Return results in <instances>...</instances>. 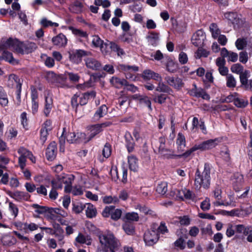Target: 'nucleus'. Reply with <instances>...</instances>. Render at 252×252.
Masks as SVG:
<instances>
[{
    "mask_svg": "<svg viewBox=\"0 0 252 252\" xmlns=\"http://www.w3.org/2000/svg\"><path fill=\"white\" fill-rule=\"evenodd\" d=\"M100 247L97 252H118L122 251L121 244L110 232L100 233L98 236Z\"/></svg>",
    "mask_w": 252,
    "mask_h": 252,
    "instance_id": "f257e3e1",
    "label": "nucleus"
},
{
    "mask_svg": "<svg viewBox=\"0 0 252 252\" xmlns=\"http://www.w3.org/2000/svg\"><path fill=\"white\" fill-rule=\"evenodd\" d=\"M29 47L34 49L36 48L35 44L33 43L26 44L17 40L9 39L4 45L0 44V51H3L4 48H6L14 50L17 52L21 54L28 53L32 51V49H29Z\"/></svg>",
    "mask_w": 252,
    "mask_h": 252,
    "instance_id": "f03ea898",
    "label": "nucleus"
},
{
    "mask_svg": "<svg viewBox=\"0 0 252 252\" xmlns=\"http://www.w3.org/2000/svg\"><path fill=\"white\" fill-rule=\"evenodd\" d=\"M210 167L207 164H205L204 170L201 174L198 169L196 171L194 179V185L197 189L203 187L207 189L210 184Z\"/></svg>",
    "mask_w": 252,
    "mask_h": 252,
    "instance_id": "7ed1b4c3",
    "label": "nucleus"
},
{
    "mask_svg": "<svg viewBox=\"0 0 252 252\" xmlns=\"http://www.w3.org/2000/svg\"><path fill=\"white\" fill-rule=\"evenodd\" d=\"M65 128L63 129L62 135L59 138L60 144L61 145L60 150L64 151V144L65 143V139L69 143H85L84 138L85 133L78 132L76 134L74 132H68L66 135H64Z\"/></svg>",
    "mask_w": 252,
    "mask_h": 252,
    "instance_id": "20e7f679",
    "label": "nucleus"
},
{
    "mask_svg": "<svg viewBox=\"0 0 252 252\" xmlns=\"http://www.w3.org/2000/svg\"><path fill=\"white\" fill-rule=\"evenodd\" d=\"M223 19L226 20L228 24L233 25L235 29H239L244 23L242 19H240L237 13L226 12L223 14Z\"/></svg>",
    "mask_w": 252,
    "mask_h": 252,
    "instance_id": "39448f33",
    "label": "nucleus"
},
{
    "mask_svg": "<svg viewBox=\"0 0 252 252\" xmlns=\"http://www.w3.org/2000/svg\"><path fill=\"white\" fill-rule=\"evenodd\" d=\"M110 124V123H103L101 124H97L91 126L88 128L87 135L85 134L84 138L85 143H87L94 137L96 134L100 132L102 130L103 127H106Z\"/></svg>",
    "mask_w": 252,
    "mask_h": 252,
    "instance_id": "423d86ee",
    "label": "nucleus"
},
{
    "mask_svg": "<svg viewBox=\"0 0 252 252\" xmlns=\"http://www.w3.org/2000/svg\"><path fill=\"white\" fill-rule=\"evenodd\" d=\"M165 139L160 137L158 144V153L160 156L165 158H170L173 156V151L168 149L165 145Z\"/></svg>",
    "mask_w": 252,
    "mask_h": 252,
    "instance_id": "0eeeda50",
    "label": "nucleus"
},
{
    "mask_svg": "<svg viewBox=\"0 0 252 252\" xmlns=\"http://www.w3.org/2000/svg\"><path fill=\"white\" fill-rule=\"evenodd\" d=\"M158 235L156 230H148L145 233L144 240L148 246L153 245L158 241Z\"/></svg>",
    "mask_w": 252,
    "mask_h": 252,
    "instance_id": "6e6552de",
    "label": "nucleus"
},
{
    "mask_svg": "<svg viewBox=\"0 0 252 252\" xmlns=\"http://www.w3.org/2000/svg\"><path fill=\"white\" fill-rule=\"evenodd\" d=\"M118 68L119 70L124 71L126 78L130 80H134L135 77L132 75V73L136 72L138 70V67L135 65L129 66L125 64H120L118 66Z\"/></svg>",
    "mask_w": 252,
    "mask_h": 252,
    "instance_id": "1a4fd4ad",
    "label": "nucleus"
},
{
    "mask_svg": "<svg viewBox=\"0 0 252 252\" xmlns=\"http://www.w3.org/2000/svg\"><path fill=\"white\" fill-rule=\"evenodd\" d=\"M205 38L204 32L201 30H198L193 34L191 42L195 46H200L203 44Z\"/></svg>",
    "mask_w": 252,
    "mask_h": 252,
    "instance_id": "9d476101",
    "label": "nucleus"
},
{
    "mask_svg": "<svg viewBox=\"0 0 252 252\" xmlns=\"http://www.w3.org/2000/svg\"><path fill=\"white\" fill-rule=\"evenodd\" d=\"M92 44L93 46L96 48H99L103 54H107V51L106 50V48L108 44L104 43L103 41L99 37V36L94 35L92 36Z\"/></svg>",
    "mask_w": 252,
    "mask_h": 252,
    "instance_id": "9b49d317",
    "label": "nucleus"
},
{
    "mask_svg": "<svg viewBox=\"0 0 252 252\" xmlns=\"http://www.w3.org/2000/svg\"><path fill=\"white\" fill-rule=\"evenodd\" d=\"M87 53L82 50H75L69 54L70 60L76 64H78L82 61L83 56L87 55Z\"/></svg>",
    "mask_w": 252,
    "mask_h": 252,
    "instance_id": "f8f14e48",
    "label": "nucleus"
},
{
    "mask_svg": "<svg viewBox=\"0 0 252 252\" xmlns=\"http://www.w3.org/2000/svg\"><path fill=\"white\" fill-rule=\"evenodd\" d=\"M236 231L247 236V240L250 242H252V228L251 226H246L242 224H239L236 226Z\"/></svg>",
    "mask_w": 252,
    "mask_h": 252,
    "instance_id": "ddd939ff",
    "label": "nucleus"
},
{
    "mask_svg": "<svg viewBox=\"0 0 252 252\" xmlns=\"http://www.w3.org/2000/svg\"><path fill=\"white\" fill-rule=\"evenodd\" d=\"M213 197L216 199L213 203L216 206H219L221 205L228 206L230 205L228 202L224 203L223 201L221 200V189L220 187H218L212 192Z\"/></svg>",
    "mask_w": 252,
    "mask_h": 252,
    "instance_id": "4468645a",
    "label": "nucleus"
},
{
    "mask_svg": "<svg viewBox=\"0 0 252 252\" xmlns=\"http://www.w3.org/2000/svg\"><path fill=\"white\" fill-rule=\"evenodd\" d=\"M52 41L54 45L59 48H62L66 45L67 39L63 34L60 33L54 36L52 39Z\"/></svg>",
    "mask_w": 252,
    "mask_h": 252,
    "instance_id": "2eb2a0df",
    "label": "nucleus"
},
{
    "mask_svg": "<svg viewBox=\"0 0 252 252\" xmlns=\"http://www.w3.org/2000/svg\"><path fill=\"white\" fill-rule=\"evenodd\" d=\"M219 140L218 139H210L197 145L198 150H207L215 147L218 144Z\"/></svg>",
    "mask_w": 252,
    "mask_h": 252,
    "instance_id": "dca6fc26",
    "label": "nucleus"
},
{
    "mask_svg": "<svg viewBox=\"0 0 252 252\" xmlns=\"http://www.w3.org/2000/svg\"><path fill=\"white\" fill-rule=\"evenodd\" d=\"M194 88L192 89L189 91L190 95L197 97H202L204 99L209 100L210 99V96L206 92L201 88H197L195 84L193 85Z\"/></svg>",
    "mask_w": 252,
    "mask_h": 252,
    "instance_id": "f3484780",
    "label": "nucleus"
},
{
    "mask_svg": "<svg viewBox=\"0 0 252 252\" xmlns=\"http://www.w3.org/2000/svg\"><path fill=\"white\" fill-rule=\"evenodd\" d=\"M53 108V99L52 95L48 93L45 95V105L43 109L44 115L49 117Z\"/></svg>",
    "mask_w": 252,
    "mask_h": 252,
    "instance_id": "a211bd4d",
    "label": "nucleus"
},
{
    "mask_svg": "<svg viewBox=\"0 0 252 252\" xmlns=\"http://www.w3.org/2000/svg\"><path fill=\"white\" fill-rule=\"evenodd\" d=\"M73 180L74 176L72 175H62L58 178L56 183L58 185L62 186V184H64L65 188L68 186L71 187Z\"/></svg>",
    "mask_w": 252,
    "mask_h": 252,
    "instance_id": "6ab92c4d",
    "label": "nucleus"
},
{
    "mask_svg": "<svg viewBox=\"0 0 252 252\" xmlns=\"http://www.w3.org/2000/svg\"><path fill=\"white\" fill-rule=\"evenodd\" d=\"M86 66L93 70H98L100 68V63L95 59L87 57L84 59Z\"/></svg>",
    "mask_w": 252,
    "mask_h": 252,
    "instance_id": "aec40b11",
    "label": "nucleus"
},
{
    "mask_svg": "<svg viewBox=\"0 0 252 252\" xmlns=\"http://www.w3.org/2000/svg\"><path fill=\"white\" fill-rule=\"evenodd\" d=\"M57 146L55 142H51L46 149V155L48 160H52L56 157Z\"/></svg>",
    "mask_w": 252,
    "mask_h": 252,
    "instance_id": "412c9836",
    "label": "nucleus"
},
{
    "mask_svg": "<svg viewBox=\"0 0 252 252\" xmlns=\"http://www.w3.org/2000/svg\"><path fill=\"white\" fill-rule=\"evenodd\" d=\"M231 181L234 189L237 191L242 186L243 183V175L239 173L235 174Z\"/></svg>",
    "mask_w": 252,
    "mask_h": 252,
    "instance_id": "4be33fe9",
    "label": "nucleus"
},
{
    "mask_svg": "<svg viewBox=\"0 0 252 252\" xmlns=\"http://www.w3.org/2000/svg\"><path fill=\"white\" fill-rule=\"evenodd\" d=\"M146 39L149 44L153 46H156L159 42V33L155 32H151L149 33L146 37Z\"/></svg>",
    "mask_w": 252,
    "mask_h": 252,
    "instance_id": "5701e85b",
    "label": "nucleus"
},
{
    "mask_svg": "<svg viewBox=\"0 0 252 252\" xmlns=\"http://www.w3.org/2000/svg\"><path fill=\"white\" fill-rule=\"evenodd\" d=\"M142 77L145 80H150L151 79L155 80H161V76L158 73H157L150 69H146L143 71Z\"/></svg>",
    "mask_w": 252,
    "mask_h": 252,
    "instance_id": "b1692460",
    "label": "nucleus"
},
{
    "mask_svg": "<svg viewBox=\"0 0 252 252\" xmlns=\"http://www.w3.org/2000/svg\"><path fill=\"white\" fill-rule=\"evenodd\" d=\"M95 92L91 91L79 95V104L81 105L86 104L90 98H94L95 96Z\"/></svg>",
    "mask_w": 252,
    "mask_h": 252,
    "instance_id": "393cba45",
    "label": "nucleus"
},
{
    "mask_svg": "<svg viewBox=\"0 0 252 252\" xmlns=\"http://www.w3.org/2000/svg\"><path fill=\"white\" fill-rule=\"evenodd\" d=\"M165 66L166 70L171 73L176 72L179 68L178 63L170 58H166Z\"/></svg>",
    "mask_w": 252,
    "mask_h": 252,
    "instance_id": "a878e982",
    "label": "nucleus"
},
{
    "mask_svg": "<svg viewBox=\"0 0 252 252\" xmlns=\"http://www.w3.org/2000/svg\"><path fill=\"white\" fill-rule=\"evenodd\" d=\"M69 10L74 13H80L83 11V5L81 2L75 0L72 2L69 7Z\"/></svg>",
    "mask_w": 252,
    "mask_h": 252,
    "instance_id": "bb28decb",
    "label": "nucleus"
},
{
    "mask_svg": "<svg viewBox=\"0 0 252 252\" xmlns=\"http://www.w3.org/2000/svg\"><path fill=\"white\" fill-rule=\"evenodd\" d=\"M166 80L169 85L176 89H179L182 86V80L178 77H167Z\"/></svg>",
    "mask_w": 252,
    "mask_h": 252,
    "instance_id": "cd10ccee",
    "label": "nucleus"
},
{
    "mask_svg": "<svg viewBox=\"0 0 252 252\" xmlns=\"http://www.w3.org/2000/svg\"><path fill=\"white\" fill-rule=\"evenodd\" d=\"M178 152L182 153L186 147V140L185 136L181 133H179L176 140Z\"/></svg>",
    "mask_w": 252,
    "mask_h": 252,
    "instance_id": "c85d7f7f",
    "label": "nucleus"
},
{
    "mask_svg": "<svg viewBox=\"0 0 252 252\" xmlns=\"http://www.w3.org/2000/svg\"><path fill=\"white\" fill-rule=\"evenodd\" d=\"M7 85L11 88L16 87V88H18L21 87L19 77L14 74H11L9 76Z\"/></svg>",
    "mask_w": 252,
    "mask_h": 252,
    "instance_id": "c756f323",
    "label": "nucleus"
},
{
    "mask_svg": "<svg viewBox=\"0 0 252 252\" xmlns=\"http://www.w3.org/2000/svg\"><path fill=\"white\" fill-rule=\"evenodd\" d=\"M83 189L80 186L67 187L64 188L65 192H71L73 195H80L83 193Z\"/></svg>",
    "mask_w": 252,
    "mask_h": 252,
    "instance_id": "7c9ffc66",
    "label": "nucleus"
},
{
    "mask_svg": "<svg viewBox=\"0 0 252 252\" xmlns=\"http://www.w3.org/2000/svg\"><path fill=\"white\" fill-rule=\"evenodd\" d=\"M128 162L129 169L133 171H136L138 168V159L134 156L128 157Z\"/></svg>",
    "mask_w": 252,
    "mask_h": 252,
    "instance_id": "2f4dec72",
    "label": "nucleus"
},
{
    "mask_svg": "<svg viewBox=\"0 0 252 252\" xmlns=\"http://www.w3.org/2000/svg\"><path fill=\"white\" fill-rule=\"evenodd\" d=\"M86 214L88 218H92L96 215V210L94 206L91 203L85 204Z\"/></svg>",
    "mask_w": 252,
    "mask_h": 252,
    "instance_id": "473e14b6",
    "label": "nucleus"
},
{
    "mask_svg": "<svg viewBox=\"0 0 252 252\" xmlns=\"http://www.w3.org/2000/svg\"><path fill=\"white\" fill-rule=\"evenodd\" d=\"M111 84L117 88H120L126 85L127 81L125 79H121L117 77H113L110 81Z\"/></svg>",
    "mask_w": 252,
    "mask_h": 252,
    "instance_id": "72a5a7b5",
    "label": "nucleus"
},
{
    "mask_svg": "<svg viewBox=\"0 0 252 252\" xmlns=\"http://www.w3.org/2000/svg\"><path fill=\"white\" fill-rule=\"evenodd\" d=\"M75 240L79 243L85 244L87 245H91L92 243V239L89 236H85L81 233L78 234Z\"/></svg>",
    "mask_w": 252,
    "mask_h": 252,
    "instance_id": "f704fd0d",
    "label": "nucleus"
},
{
    "mask_svg": "<svg viewBox=\"0 0 252 252\" xmlns=\"http://www.w3.org/2000/svg\"><path fill=\"white\" fill-rule=\"evenodd\" d=\"M250 77V72L247 70H245L244 72H242L240 74V81L246 88H249L248 78Z\"/></svg>",
    "mask_w": 252,
    "mask_h": 252,
    "instance_id": "c9c22d12",
    "label": "nucleus"
},
{
    "mask_svg": "<svg viewBox=\"0 0 252 252\" xmlns=\"http://www.w3.org/2000/svg\"><path fill=\"white\" fill-rule=\"evenodd\" d=\"M52 184L53 188L49 193V197L51 199H55L58 196V193L56 189H61L63 186L58 185L55 180L52 181Z\"/></svg>",
    "mask_w": 252,
    "mask_h": 252,
    "instance_id": "e433bc0d",
    "label": "nucleus"
},
{
    "mask_svg": "<svg viewBox=\"0 0 252 252\" xmlns=\"http://www.w3.org/2000/svg\"><path fill=\"white\" fill-rule=\"evenodd\" d=\"M18 134V130L16 128L10 127L7 128L5 133V136L8 140H11L16 137Z\"/></svg>",
    "mask_w": 252,
    "mask_h": 252,
    "instance_id": "4c0bfd02",
    "label": "nucleus"
},
{
    "mask_svg": "<svg viewBox=\"0 0 252 252\" xmlns=\"http://www.w3.org/2000/svg\"><path fill=\"white\" fill-rule=\"evenodd\" d=\"M102 201L105 204H118L119 199L117 196L108 195L102 197Z\"/></svg>",
    "mask_w": 252,
    "mask_h": 252,
    "instance_id": "58836bf2",
    "label": "nucleus"
},
{
    "mask_svg": "<svg viewBox=\"0 0 252 252\" xmlns=\"http://www.w3.org/2000/svg\"><path fill=\"white\" fill-rule=\"evenodd\" d=\"M107 113V107L105 105H101L95 112L94 117L96 119H99L103 117Z\"/></svg>",
    "mask_w": 252,
    "mask_h": 252,
    "instance_id": "ea45409f",
    "label": "nucleus"
},
{
    "mask_svg": "<svg viewBox=\"0 0 252 252\" xmlns=\"http://www.w3.org/2000/svg\"><path fill=\"white\" fill-rule=\"evenodd\" d=\"M8 103V97L3 88L0 86V105L4 107L7 105Z\"/></svg>",
    "mask_w": 252,
    "mask_h": 252,
    "instance_id": "a19ab883",
    "label": "nucleus"
},
{
    "mask_svg": "<svg viewBox=\"0 0 252 252\" xmlns=\"http://www.w3.org/2000/svg\"><path fill=\"white\" fill-rule=\"evenodd\" d=\"M69 29L71 31L72 33L78 38H87L88 34L86 32L73 27H70Z\"/></svg>",
    "mask_w": 252,
    "mask_h": 252,
    "instance_id": "79ce46f5",
    "label": "nucleus"
},
{
    "mask_svg": "<svg viewBox=\"0 0 252 252\" xmlns=\"http://www.w3.org/2000/svg\"><path fill=\"white\" fill-rule=\"evenodd\" d=\"M8 211L12 217L15 218L19 212L17 206L11 202H8Z\"/></svg>",
    "mask_w": 252,
    "mask_h": 252,
    "instance_id": "37998d69",
    "label": "nucleus"
},
{
    "mask_svg": "<svg viewBox=\"0 0 252 252\" xmlns=\"http://www.w3.org/2000/svg\"><path fill=\"white\" fill-rule=\"evenodd\" d=\"M2 58L6 61L13 64H15L18 63L17 61L13 58L12 54L5 50L3 51Z\"/></svg>",
    "mask_w": 252,
    "mask_h": 252,
    "instance_id": "c03bdc74",
    "label": "nucleus"
},
{
    "mask_svg": "<svg viewBox=\"0 0 252 252\" xmlns=\"http://www.w3.org/2000/svg\"><path fill=\"white\" fill-rule=\"evenodd\" d=\"M221 214L223 216L231 217H241V211L239 209H233L230 211H222Z\"/></svg>",
    "mask_w": 252,
    "mask_h": 252,
    "instance_id": "a18cd8bd",
    "label": "nucleus"
},
{
    "mask_svg": "<svg viewBox=\"0 0 252 252\" xmlns=\"http://www.w3.org/2000/svg\"><path fill=\"white\" fill-rule=\"evenodd\" d=\"M123 228L127 235H132L134 233V227L130 222H126L123 225Z\"/></svg>",
    "mask_w": 252,
    "mask_h": 252,
    "instance_id": "49530a36",
    "label": "nucleus"
},
{
    "mask_svg": "<svg viewBox=\"0 0 252 252\" xmlns=\"http://www.w3.org/2000/svg\"><path fill=\"white\" fill-rule=\"evenodd\" d=\"M167 190V183L165 182H161L158 184L156 191L161 195L164 194Z\"/></svg>",
    "mask_w": 252,
    "mask_h": 252,
    "instance_id": "de8ad7c7",
    "label": "nucleus"
},
{
    "mask_svg": "<svg viewBox=\"0 0 252 252\" xmlns=\"http://www.w3.org/2000/svg\"><path fill=\"white\" fill-rule=\"evenodd\" d=\"M210 31L211 32L212 37L217 38L220 33V31L217 24L212 23L210 26Z\"/></svg>",
    "mask_w": 252,
    "mask_h": 252,
    "instance_id": "09e8293b",
    "label": "nucleus"
},
{
    "mask_svg": "<svg viewBox=\"0 0 252 252\" xmlns=\"http://www.w3.org/2000/svg\"><path fill=\"white\" fill-rule=\"evenodd\" d=\"M241 216H246L252 212V207L250 204H243L241 208Z\"/></svg>",
    "mask_w": 252,
    "mask_h": 252,
    "instance_id": "8fccbe9b",
    "label": "nucleus"
},
{
    "mask_svg": "<svg viewBox=\"0 0 252 252\" xmlns=\"http://www.w3.org/2000/svg\"><path fill=\"white\" fill-rule=\"evenodd\" d=\"M40 24L44 28L51 27H57L59 26V24L56 22H53L50 20H47L46 18H43L41 20Z\"/></svg>",
    "mask_w": 252,
    "mask_h": 252,
    "instance_id": "3c124183",
    "label": "nucleus"
},
{
    "mask_svg": "<svg viewBox=\"0 0 252 252\" xmlns=\"http://www.w3.org/2000/svg\"><path fill=\"white\" fill-rule=\"evenodd\" d=\"M41 59L44 61L45 64L48 67H52L54 66V60L51 57H48L45 54H42L41 56Z\"/></svg>",
    "mask_w": 252,
    "mask_h": 252,
    "instance_id": "603ef678",
    "label": "nucleus"
},
{
    "mask_svg": "<svg viewBox=\"0 0 252 252\" xmlns=\"http://www.w3.org/2000/svg\"><path fill=\"white\" fill-rule=\"evenodd\" d=\"M247 43L246 38H238L235 42V46L238 50H243L247 47Z\"/></svg>",
    "mask_w": 252,
    "mask_h": 252,
    "instance_id": "864d4df0",
    "label": "nucleus"
},
{
    "mask_svg": "<svg viewBox=\"0 0 252 252\" xmlns=\"http://www.w3.org/2000/svg\"><path fill=\"white\" fill-rule=\"evenodd\" d=\"M2 242L4 245L11 246L16 243V240L12 236H6L3 237Z\"/></svg>",
    "mask_w": 252,
    "mask_h": 252,
    "instance_id": "5fc2aeb1",
    "label": "nucleus"
},
{
    "mask_svg": "<svg viewBox=\"0 0 252 252\" xmlns=\"http://www.w3.org/2000/svg\"><path fill=\"white\" fill-rule=\"evenodd\" d=\"M202 80L206 86H207L208 84L213 83L214 78L212 72L210 71L206 72L205 75L202 78Z\"/></svg>",
    "mask_w": 252,
    "mask_h": 252,
    "instance_id": "6e6d98bb",
    "label": "nucleus"
},
{
    "mask_svg": "<svg viewBox=\"0 0 252 252\" xmlns=\"http://www.w3.org/2000/svg\"><path fill=\"white\" fill-rule=\"evenodd\" d=\"M125 217L126 220L129 221H137L139 220L138 214L133 212L126 213Z\"/></svg>",
    "mask_w": 252,
    "mask_h": 252,
    "instance_id": "4d7b16f0",
    "label": "nucleus"
},
{
    "mask_svg": "<svg viewBox=\"0 0 252 252\" xmlns=\"http://www.w3.org/2000/svg\"><path fill=\"white\" fill-rule=\"evenodd\" d=\"M209 54V53L207 50L202 48H198L195 53V57L196 58L207 57Z\"/></svg>",
    "mask_w": 252,
    "mask_h": 252,
    "instance_id": "13d9d810",
    "label": "nucleus"
},
{
    "mask_svg": "<svg viewBox=\"0 0 252 252\" xmlns=\"http://www.w3.org/2000/svg\"><path fill=\"white\" fill-rule=\"evenodd\" d=\"M85 208V205L81 203H76L73 205V211L77 214L81 213Z\"/></svg>",
    "mask_w": 252,
    "mask_h": 252,
    "instance_id": "bf43d9fd",
    "label": "nucleus"
},
{
    "mask_svg": "<svg viewBox=\"0 0 252 252\" xmlns=\"http://www.w3.org/2000/svg\"><path fill=\"white\" fill-rule=\"evenodd\" d=\"M110 47L112 50L117 52L118 56H121L124 54L123 49H121L118 45L115 43L110 42Z\"/></svg>",
    "mask_w": 252,
    "mask_h": 252,
    "instance_id": "052dcab7",
    "label": "nucleus"
},
{
    "mask_svg": "<svg viewBox=\"0 0 252 252\" xmlns=\"http://www.w3.org/2000/svg\"><path fill=\"white\" fill-rule=\"evenodd\" d=\"M17 152L20 155L19 157H23L28 158L31 152L23 147H20L17 150Z\"/></svg>",
    "mask_w": 252,
    "mask_h": 252,
    "instance_id": "680f3d73",
    "label": "nucleus"
},
{
    "mask_svg": "<svg viewBox=\"0 0 252 252\" xmlns=\"http://www.w3.org/2000/svg\"><path fill=\"white\" fill-rule=\"evenodd\" d=\"M210 200L208 197H206L205 200L202 201L200 205V208L203 211H207L210 208Z\"/></svg>",
    "mask_w": 252,
    "mask_h": 252,
    "instance_id": "e2e57ef3",
    "label": "nucleus"
},
{
    "mask_svg": "<svg viewBox=\"0 0 252 252\" xmlns=\"http://www.w3.org/2000/svg\"><path fill=\"white\" fill-rule=\"evenodd\" d=\"M158 81V84L156 88V91L160 92H166L168 90V87L164 84L162 82V78L160 80H157Z\"/></svg>",
    "mask_w": 252,
    "mask_h": 252,
    "instance_id": "0e129e2a",
    "label": "nucleus"
},
{
    "mask_svg": "<svg viewBox=\"0 0 252 252\" xmlns=\"http://www.w3.org/2000/svg\"><path fill=\"white\" fill-rule=\"evenodd\" d=\"M226 80V85L228 87L234 88L236 86V81L232 75H229Z\"/></svg>",
    "mask_w": 252,
    "mask_h": 252,
    "instance_id": "69168bd1",
    "label": "nucleus"
},
{
    "mask_svg": "<svg viewBox=\"0 0 252 252\" xmlns=\"http://www.w3.org/2000/svg\"><path fill=\"white\" fill-rule=\"evenodd\" d=\"M231 71L233 73L240 74L243 72V66L239 63L234 64L231 67Z\"/></svg>",
    "mask_w": 252,
    "mask_h": 252,
    "instance_id": "338daca9",
    "label": "nucleus"
},
{
    "mask_svg": "<svg viewBox=\"0 0 252 252\" xmlns=\"http://www.w3.org/2000/svg\"><path fill=\"white\" fill-rule=\"evenodd\" d=\"M248 101L244 99L240 98L238 96L235 101V105L238 107H245L248 104Z\"/></svg>",
    "mask_w": 252,
    "mask_h": 252,
    "instance_id": "774afa93",
    "label": "nucleus"
}]
</instances>
